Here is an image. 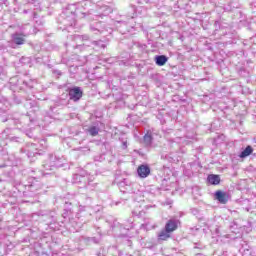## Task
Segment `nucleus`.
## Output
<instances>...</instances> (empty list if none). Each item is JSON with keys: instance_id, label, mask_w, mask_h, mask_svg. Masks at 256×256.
Masks as SVG:
<instances>
[{"instance_id": "f257e3e1", "label": "nucleus", "mask_w": 256, "mask_h": 256, "mask_svg": "<svg viewBox=\"0 0 256 256\" xmlns=\"http://www.w3.org/2000/svg\"><path fill=\"white\" fill-rule=\"evenodd\" d=\"M93 181H95V176L86 175L83 176L81 174H76L73 176V183L76 185H79L80 189H93L95 187V184H93Z\"/></svg>"}, {"instance_id": "f03ea898", "label": "nucleus", "mask_w": 256, "mask_h": 256, "mask_svg": "<svg viewBox=\"0 0 256 256\" xmlns=\"http://www.w3.org/2000/svg\"><path fill=\"white\" fill-rule=\"evenodd\" d=\"M45 171H55L58 167H62L61 161L56 156L50 155L49 159L43 164Z\"/></svg>"}, {"instance_id": "7ed1b4c3", "label": "nucleus", "mask_w": 256, "mask_h": 256, "mask_svg": "<svg viewBox=\"0 0 256 256\" xmlns=\"http://www.w3.org/2000/svg\"><path fill=\"white\" fill-rule=\"evenodd\" d=\"M65 14L67 15L63 21L65 27H75V25H77V12H69V10H66Z\"/></svg>"}, {"instance_id": "20e7f679", "label": "nucleus", "mask_w": 256, "mask_h": 256, "mask_svg": "<svg viewBox=\"0 0 256 256\" xmlns=\"http://www.w3.org/2000/svg\"><path fill=\"white\" fill-rule=\"evenodd\" d=\"M69 99L70 101H74V103H77V101L81 100V97H83V90H81V87H73L69 88Z\"/></svg>"}, {"instance_id": "39448f33", "label": "nucleus", "mask_w": 256, "mask_h": 256, "mask_svg": "<svg viewBox=\"0 0 256 256\" xmlns=\"http://www.w3.org/2000/svg\"><path fill=\"white\" fill-rule=\"evenodd\" d=\"M24 153H26L29 159H33V157H37V155H41L37 150V145L35 144H28L24 149H22Z\"/></svg>"}, {"instance_id": "423d86ee", "label": "nucleus", "mask_w": 256, "mask_h": 256, "mask_svg": "<svg viewBox=\"0 0 256 256\" xmlns=\"http://www.w3.org/2000/svg\"><path fill=\"white\" fill-rule=\"evenodd\" d=\"M214 198L217 202L221 203V205H227L229 202L230 196L229 193L218 190L214 194Z\"/></svg>"}, {"instance_id": "0eeeda50", "label": "nucleus", "mask_w": 256, "mask_h": 256, "mask_svg": "<svg viewBox=\"0 0 256 256\" xmlns=\"http://www.w3.org/2000/svg\"><path fill=\"white\" fill-rule=\"evenodd\" d=\"M137 173L141 179H146L151 174V168L148 165L142 164L138 167Z\"/></svg>"}, {"instance_id": "6e6552de", "label": "nucleus", "mask_w": 256, "mask_h": 256, "mask_svg": "<svg viewBox=\"0 0 256 256\" xmlns=\"http://www.w3.org/2000/svg\"><path fill=\"white\" fill-rule=\"evenodd\" d=\"M178 227H179V220L170 219L167 221L164 229H166V231H169L170 233H173V231H177Z\"/></svg>"}, {"instance_id": "1a4fd4ad", "label": "nucleus", "mask_w": 256, "mask_h": 256, "mask_svg": "<svg viewBox=\"0 0 256 256\" xmlns=\"http://www.w3.org/2000/svg\"><path fill=\"white\" fill-rule=\"evenodd\" d=\"M145 49H147V45L139 42H135L132 46V51L136 53V55H141V53H144Z\"/></svg>"}, {"instance_id": "9d476101", "label": "nucleus", "mask_w": 256, "mask_h": 256, "mask_svg": "<svg viewBox=\"0 0 256 256\" xmlns=\"http://www.w3.org/2000/svg\"><path fill=\"white\" fill-rule=\"evenodd\" d=\"M113 13V9L109 6H102L100 8V12L96 14L98 17H107V15H111Z\"/></svg>"}, {"instance_id": "9b49d317", "label": "nucleus", "mask_w": 256, "mask_h": 256, "mask_svg": "<svg viewBox=\"0 0 256 256\" xmlns=\"http://www.w3.org/2000/svg\"><path fill=\"white\" fill-rule=\"evenodd\" d=\"M207 181L210 185H219L221 183V177L217 174H210L207 177Z\"/></svg>"}, {"instance_id": "f8f14e48", "label": "nucleus", "mask_w": 256, "mask_h": 256, "mask_svg": "<svg viewBox=\"0 0 256 256\" xmlns=\"http://www.w3.org/2000/svg\"><path fill=\"white\" fill-rule=\"evenodd\" d=\"M167 61H169V58L165 55L155 56V63H156V65H158V67H163V65H165V63H167Z\"/></svg>"}, {"instance_id": "ddd939ff", "label": "nucleus", "mask_w": 256, "mask_h": 256, "mask_svg": "<svg viewBox=\"0 0 256 256\" xmlns=\"http://www.w3.org/2000/svg\"><path fill=\"white\" fill-rule=\"evenodd\" d=\"M12 39L16 45H24L25 44V38H23V34L15 33L12 35Z\"/></svg>"}, {"instance_id": "4468645a", "label": "nucleus", "mask_w": 256, "mask_h": 256, "mask_svg": "<svg viewBox=\"0 0 256 256\" xmlns=\"http://www.w3.org/2000/svg\"><path fill=\"white\" fill-rule=\"evenodd\" d=\"M171 238V232L167 231L166 228H164V230H162L159 234H158V239L159 241H167V239Z\"/></svg>"}, {"instance_id": "2eb2a0df", "label": "nucleus", "mask_w": 256, "mask_h": 256, "mask_svg": "<svg viewBox=\"0 0 256 256\" xmlns=\"http://www.w3.org/2000/svg\"><path fill=\"white\" fill-rule=\"evenodd\" d=\"M253 153V147L247 146L239 155L241 159H245V157H249Z\"/></svg>"}, {"instance_id": "dca6fc26", "label": "nucleus", "mask_w": 256, "mask_h": 256, "mask_svg": "<svg viewBox=\"0 0 256 256\" xmlns=\"http://www.w3.org/2000/svg\"><path fill=\"white\" fill-rule=\"evenodd\" d=\"M144 144L149 147L153 143V135H151V132H147L143 137Z\"/></svg>"}, {"instance_id": "f3484780", "label": "nucleus", "mask_w": 256, "mask_h": 256, "mask_svg": "<svg viewBox=\"0 0 256 256\" xmlns=\"http://www.w3.org/2000/svg\"><path fill=\"white\" fill-rule=\"evenodd\" d=\"M34 21L36 23V27H43L45 25V20L41 17L37 16V13H33Z\"/></svg>"}, {"instance_id": "a211bd4d", "label": "nucleus", "mask_w": 256, "mask_h": 256, "mask_svg": "<svg viewBox=\"0 0 256 256\" xmlns=\"http://www.w3.org/2000/svg\"><path fill=\"white\" fill-rule=\"evenodd\" d=\"M88 133L92 136V137H96V135H99V127L97 126H91L88 129Z\"/></svg>"}, {"instance_id": "6ab92c4d", "label": "nucleus", "mask_w": 256, "mask_h": 256, "mask_svg": "<svg viewBox=\"0 0 256 256\" xmlns=\"http://www.w3.org/2000/svg\"><path fill=\"white\" fill-rule=\"evenodd\" d=\"M141 229H154V226L151 225L150 221H146L144 224H141Z\"/></svg>"}, {"instance_id": "aec40b11", "label": "nucleus", "mask_w": 256, "mask_h": 256, "mask_svg": "<svg viewBox=\"0 0 256 256\" xmlns=\"http://www.w3.org/2000/svg\"><path fill=\"white\" fill-rule=\"evenodd\" d=\"M82 7L84 9H89V7H95V5L93 3H91V1L87 0L82 4Z\"/></svg>"}, {"instance_id": "412c9836", "label": "nucleus", "mask_w": 256, "mask_h": 256, "mask_svg": "<svg viewBox=\"0 0 256 256\" xmlns=\"http://www.w3.org/2000/svg\"><path fill=\"white\" fill-rule=\"evenodd\" d=\"M93 45H96V47H101V49H105L106 45L103 43V41H93Z\"/></svg>"}, {"instance_id": "4be33fe9", "label": "nucleus", "mask_w": 256, "mask_h": 256, "mask_svg": "<svg viewBox=\"0 0 256 256\" xmlns=\"http://www.w3.org/2000/svg\"><path fill=\"white\" fill-rule=\"evenodd\" d=\"M90 31H98V33H101V27H97L96 24H91Z\"/></svg>"}, {"instance_id": "5701e85b", "label": "nucleus", "mask_w": 256, "mask_h": 256, "mask_svg": "<svg viewBox=\"0 0 256 256\" xmlns=\"http://www.w3.org/2000/svg\"><path fill=\"white\" fill-rule=\"evenodd\" d=\"M87 241H88V243H95V244H97V243H99V238H97V237H90V238L87 239Z\"/></svg>"}, {"instance_id": "b1692460", "label": "nucleus", "mask_w": 256, "mask_h": 256, "mask_svg": "<svg viewBox=\"0 0 256 256\" xmlns=\"http://www.w3.org/2000/svg\"><path fill=\"white\" fill-rule=\"evenodd\" d=\"M138 3L140 5H145V3L146 4L153 3V0H138Z\"/></svg>"}, {"instance_id": "393cba45", "label": "nucleus", "mask_w": 256, "mask_h": 256, "mask_svg": "<svg viewBox=\"0 0 256 256\" xmlns=\"http://www.w3.org/2000/svg\"><path fill=\"white\" fill-rule=\"evenodd\" d=\"M13 101L14 103H16V105H19V103H21V98H19L18 96H14Z\"/></svg>"}, {"instance_id": "a878e982", "label": "nucleus", "mask_w": 256, "mask_h": 256, "mask_svg": "<svg viewBox=\"0 0 256 256\" xmlns=\"http://www.w3.org/2000/svg\"><path fill=\"white\" fill-rule=\"evenodd\" d=\"M118 65H127V60H118L117 61Z\"/></svg>"}, {"instance_id": "bb28decb", "label": "nucleus", "mask_w": 256, "mask_h": 256, "mask_svg": "<svg viewBox=\"0 0 256 256\" xmlns=\"http://www.w3.org/2000/svg\"><path fill=\"white\" fill-rule=\"evenodd\" d=\"M1 121H2V123H7V121H8L7 116L6 115H1Z\"/></svg>"}, {"instance_id": "cd10ccee", "label": "nucleus", "mask_w": 256, "mask_h": 256, "mask_svg": "<svg viewBox=\"0 0 256 256\" xmlns=\"http://www.w3.org/2000/svg\"><path fill=\"white\" fill-rule=\"evenodd\" d=\"M82 41H89V35L85 34L81 36Z\"/></svg>"}, {"instance_id": "c85d7f7f", "label": "nucleus", "mask_w": 256, "mask_h": 256, "mask_svg": "<svg viewBox=\"0 0 256 256\" xmlns=\"http://www.w3.org/2000/svg\"><path fill=\"white\" fill-rule=\"evenodd\" d=\"M65 212L62 214V216L64 217V219L67 217V215H69V213H71V210H64Z\"/></svg>"}, {"instance_id": "c756f323", "label": "nucleus", "mask_w": 256, "mask_h": 256, "mask_svg": "<svg viewBox=\"0 0 256 256\" xmlns=\"http://www.w3.org/2000/svg\"><path fill=\"white\" fill-rule=\"evenodd\" d=\"M96 27H101V31H103V24L101 22L94 23Z\"/></svg>"}, {"instance_id": "7c9ffc66", "label": "nucleus", "mask_w": 256, "mask_h": 256, "mask_svg": "<svg viewBox=\"0 0 256 256\" xmlns=\"http://www.w3.org/2000/svg\"><path fill=\"white\" fill-rule=\"evenodd\" d=\"M122 149H127V141L122 142Z\"/></svg>"}, {"instance_id": "2f4dec72", "label": "nucleus", "mask_w": 256, "mask_h": 256, "mask_svg": "<svg viewBox=\"0 0 256 256\" xmlns=\"http://www.w3.org/2000/svg\"><path fill=\"white\" fill-rule=\"evenodd\" d=\"M54 73H56V75H62L61 71L59 70H55Z\"/></svg>"}, {"instance_id": "473e14b6", "label": "nucleus", "mask_w": 256, "mask_h": 256, "mask_svg": "<svg viewBox=\"0 0 256 256\" xmlns=\"http://www.w3.org/2000/svg\"><path fill=\"white\" fill-rule=\"evenodd\" d=\"M23 13L27 15V13H29V10H23Z\"/></svg>"}, {"instance_id": "72a5a7b5", "label": "nucleus", "mask_w": 256, "mask_h": 256, "mask_svg": "<svg viewBox=\"0 0 256 256\" xmlns=\"http://www.w3.org/2000/svg\"><path fill=\"white\" fill-rule=\"evenodd\" d=\"M28 105H30V107H33V102H28Z\"/></svg>"}, {"instance_id": "f704fd0d", "label": "nucleus", "mask_w": 256, "mask_h": 256, "mask_svg": "<svg viewBox=\"0 0 256 256\" xmlns=\"http://www.w3.org/2000/svg\"><path fill=\"white\" fill-rule=\"evenodd\" d=\"M82 15H84V17H86V15H87V12H83V13H82Z\"/></svg>"}, {"instance_id": "c9c22d12", "label": "nucleus", "mask_w": 256, "mask_h": 256, "mask_svg": "<svg viewBox=\"0 0 256 256\" xmlns=\"http://www.w3.org/2000/svg\"><path fill=\"white\" fill-rule=\"evenodd\" d=\"M216 233L219 234V228L216 229Z\"/></svg>"}, {"instance_id": "e433bc0d", "label": "nucleus", "mask_w": 256, "mask_h": 256, "mask_svg": "<svg viewBox=\"0 0 256 256\" xmlns=\"http://www.w3.org/2000/svg\"><path fill=\"white\" fill-rule=\"evenodd\" d=\"M194 249H199V247H197V246H194Z\"/></svg>"}, {"instance_id": "4c0bfd02", "label": "nucleus", "mask_w": 256, "mask_h": 256, "mask_svg": "<svg viewBox=\"0 0 256 256\" xmlns=\"http://www.w3.org/2000/svg\"><path fill=\"white\" fill-rule=\"evenodd\" d=\"M27 105H29V103L26 104V107H27Z\"/></svg>"}]
</instances>
